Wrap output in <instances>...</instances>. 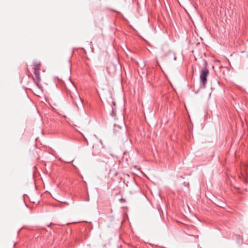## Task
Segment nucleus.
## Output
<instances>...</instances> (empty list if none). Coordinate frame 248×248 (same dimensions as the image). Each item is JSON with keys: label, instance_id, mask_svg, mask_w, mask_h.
<instances>
[{"label": "nucleus", "instance_id": "nucleus-1", "mask_svg": "<svg viewBox=\"0 0 248 248\" xmlns=\"http://www.w3.org/2000/svg\"><path fill=\"white\" fill-rule=\"evenodd\" d=\"M67 85H65L67 93L72 99L78 108V109L82 108H83V100L80 97L76 86L71 78H67Z\"/></svg>", "mask_w": 248, "mask_h": 248}, {"label": "nucleus", "instance_id": "nucleus-2", "mask_svg": "<svg viewBox=\"0 0 248 248\" xmlns=\"http://www.w3.org/2000/svg\"><path fill=\"white\" fill-rule=\"evenodd\" d=\"M209 69L207 63L206 61H204L202 67L200 70V78H207L209 74Z\"/></svg>", "mask_w": 248, "mask_h": 248}, {"label": "nucleus", "instance_id": "nucleus-3", "mask_svg": "<svg viewBox=\"0 0 248 248\" xmlns=\"http://www.w3.org/2000/svg\"><path fill=\"white\" fill-rule=\"evenodd\" d=\"M40 64L39 63H35L34 64V67L33 68L34 70V73L35 75L36 78H39L40 77Z\"/></svg>", "mask_w": 248, "mask_h": 248}, {"label": "nucleus", "instance_id": "nucleus-4", "mask_svg": "<svg viewBox=\"0 0 248 248\" xmlns=\"http://www.w3.org/2000/svg\"><path fill=\"white\" fill-rule=\"evenodd\" d=\"M207 78L200 79V88H204L205 87V84L207 83Z\"/></svg>", "mask_w": 248, "mask_h": 248}, {"label": "nucleus", "instance_id": "nucleus-5", "mask_svg": "<svg viewBox=\"0 0 248 248\" xmlns=\"http://www.w3.org/2000/svg\"><path fill=\"white\" fill-rule=\"evenodd\" d=\"M168 55L169 57H170L171 58L173 57V59L174 61L176 60V56L175 54L171 51H169L167 54H165V56H167Z\"/></svg>", "mask_w": 248, "mask_h": 248}, {"label": "nucleus", "instance_id": "nucleus-6", "mask_svg": "<svg viewBox=\"0 0 248 248\" xmlns=\"http://www.w3.org/2000/svg\"><path fill=\"white\" fill-rule=\"evenodd\" d=\"M41 78H36V80H34V82L36 83V85L39 87H39V82Z\"/></svg>", "mask_w": 248, "mask_h": 248}, {"label": "nucleus", "instance_id": "nucleus-7", "mask_svg": "<svg viewBox=\"0 0 248 248\" xmlns=\"http://www.w3.org/2000/svg\"><path fill=\"white\" fill-rule=\"evenodd\" d=\"M167 48V46H164L163 48V50H164V49H166Z\"/></svg>", "mask_w": 248, "mask_h": 248}, {"label": "nucleus", "instance_id": "nucleus-8", "mask_svg": "<svg viewBox=\"0 0 248 248\" xmlns=\"http://www.w3.org/2000/svg\"><path fill=\"white\" fill-rule=\"evenodd\" d=\"M99 142H100V143H101V144H103V143H102V140H99Z\"/></svg>", "mask_w": 248, "mask_h": 248}, {"label": "nucleus", "instance_id": "nucleus-9", "mask_svg": "<svg viewBox=\"0 0 248 248\" xmlns=\"http://www.w3.org/2000/svg\"><path fill=\"white\" fill-rule=\"evenodd\" d=\"M158 217H160V215H158Z\"/></svg>", "mask_w": 248, "mask_h": 248}, {"label": "nucleus", "instance_id": "nucleus-10", "mask_svg": "<svg viewBox=\"0 0 248 248\" xmlns=\"http://www.w3.org/2000/svg\"><path fill=\"white\" fill-rule=\"evenodd\" d=\"M112 114H114V110L112 111Z\"/></svg>", "mask_w": 248, "mask_h": 248}]
</instances>
